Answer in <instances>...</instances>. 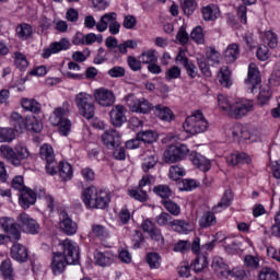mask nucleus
<instances>
[{
    "instance_id": "1",
    "label": "nucleus",
    "mask_w": 280,
    "mask_h": 280,
    "mask_svg": "<svg viewBox=\"0 0 280 280\" xmlns=\"http://www.w3.org/2000/svg\"><path fill=\"white\" fill-rule=\"evenodd\" d=\"M63 254L60 252L52 254L51 270L54 275H62L67 266L80 264V247L71 240L66 238L61 242Z\"/></svg>"
},
{
    "instance_id": "40",
    "label": "nucleus",
    "mask_w": 280,
    "mask_h": 280,
    "mask_svg": "<svg viewBox=\"0 0 280 280\" xmlns=\"http://www.w3.org/2000/svg\"><path fill=\"white\" fill-rule=\"evenodd\" d=\"M262 40L270 47V49H277V46L279 45V36L272 31H266Z\"/></svg>"
},
{
    "instance_id": "7",
    "label": "nucleus",
    "mask_w": 280,
    "mask_h": 280,
    "mask_svg": "<svg viewBox=\"0 0 280 280\" xmlns=\"http://www.w3.org/2000/svg\"><path fill=\"white\" fill-rule=\"evenodd\" d=\"M125 102L132 113L147 114L152 109V103L145 98H137L135 94L125 96Z\"/></svg>"
},
{
    "instance_id": "45",
    "label": "nucleus",
    "mask_w": 280,
    "mask_h": 280,
    "mask_svg": "<svg viewBox=\"0 0 280 280\" xmlns=\"http://www.w3.org/2000/svg\"><path fill=\"white\" fill-rule=\"evenodd\" d=\"M130 198L138 200L139 202H148V191L143 190L141 187L133 188L128 191Z\"/></svg>"
},
{
    "instance_id": "12",
    "label": "nucleus",
    "mask_w": 280,
    "mask_h": 280,
    "mask_svg": "<svg viewBox=\"0 0 280 280\" xmlns=\"http://www.w3.org/2000/svg\"><path fill=\"white\" fill-rule=\"evenodd\" d=\"M246 84L250 91V93H255L259 85L261 84V75L259 74V69H257V65L250 63L248 68V74Z\"/></svg>"
},
{
    "instance_id": "34",
    "label": "nucleus",
    "mask_w": 280,
    "mask_h": 280,
    "mask_svg": "<svg viewBox=\"0 0 280 280\" xmlns=\"http://www.w3.org/2000/svg\"><path fill=\"white\" fill-rule=\"evenodd\" d=\"M219 82L221 86H224L225 89H230L233 85V81L231 80V70H229V67L223 66L220 69Z\"/></svg>"
},
{
    "instance_id": "47",
    "label": "nucleus",
    "mask_w": 280,
    "mask_h": 280,
    "mask_svg": "<svg viewBox=\"0 0 280 280\" xmlns=\"http://www.w3.org/2000/svg\"><path fill=\"white\" fill-rule=\"evenodd\" d=\"M22 108L31 110V113H40V103L36 102V100L23 98Z\"/></svg>"
},
{
    "instance_id": "49",
    "label": "nucleus",
    "mask_w": 280,
    "mask_h": 280,
    "mask_svg": "<svg viewBox=\"0 0 280 280\" xmlns=\"http://www.w3.org/2000/svg\"><path fill=\"white\" fill-rule=\"evenodd\" d=\"M137 137L142 143H154L158 139L156 133L152 130L140 131L137 133Z\"/></svg>"
},
{
    "instance_id": "4",
    "label": "nucleus",
    "mask_w": 280,
    "mask_h": 280,
    "mask_svg": "<svg viewBox=\"0 0 280 280\" xmlns=\"http://www.w3.org/2000/svg\"><path fill=\"white\" fill-rule=\"evenodd\" d=\"M74 104L79 110V115L85 117V119H93L95 117V103L91 94L80 92L74 96Z\"/></svg>"
},
{
    "instance_id": "18",
    "label": "nucleus",
    "mask_w": 280,
    "mask_h": 280,
    "mask_svg": "<svg viewBox=\"0 0 280 280\" xmlns=\"http://www.w3.org/2000/svg\"><path fill=\"white\" fill-rule=\"evenodd\" d=\"M121 136L117 132V130H109L106 131L102 136V140L104 145L108 148L109 150L115 149L117 145H121Z\"/></svg>"
},
{
    "instance_id": "41",
    "label": "nucleus",
    "mask_w": 280,
    "mask_h": 280,
    "mask_svg": "<svg viewBox=\"0 0 280 280\" xmlns=\"http://www.w3.org/2000/svg\"><path fill=\"white\" fill-rule=\"evenodd\" d=\"M0 270L5 280H14V269L12 268V261L10 259L2 261Z\"/></svg>"
},
{
    "instance_id": "22",
    "label": "nucleus",
    "mask_w": 280,
    "mask_h": 280,
    "mask_svg": "<svg viewBox=\"0 0 280 280\" xmlns=\"http://www.w3.org/2000/svg\"><path fill=\"white\" fill-rule=\"evenodd\" d=\"M232 137L234 141L244 143V141H248V139H250V131H248V129L242 125H236L234 128H232Z\"/></svg>"
},
{
    "instance_id": "59",
    "label": "nucleus",
    "mask_w": 280,
    "mask_h": 280,
    "mask_svg": "<svg viewBox=\"0 0 280 280\" xmlns=\"http://www.w3.org/2000/svg\"><path fill=\"white\" fill-rule=\"evenodd\" d=\"M147 264L150 268H161V256L156 253H149L147 255Z\"/></svg>"
},
{
    "instance_id": "25",
    "label": "nucleus",
    "mask_w": 280,
    "mask_h": 280,
    "mask_svg": "<svg viewBox=\"0 0 280 280\" xmlns=\"http://www.w3.org/2000/svg\"><path fill=\"white\" fill-rule=\"evenodd\" d=\"M94 259L97 266H102L104 268L113 264V259H115V256L110 252H96L94 255Z\"/></svg>"
},
{
    "instance_id": "27",
    "label": "nucleus",
    "mask_w": 280,
    "mask_h": 280,
    "mask_svg": "<svg viewBox=\"0 0 280 280\" xmlns=\"http://www.w3.org/2000/svg\"><path fill=\"white\" fill-rule=\"evenodd\" d=\"M228 165H240L241 163H250V156L246 153H232L226 158Z\"/></svg>"
},
{
    "instance_id": "53",
    "label": "nucleus",
    "mask_w": 280,
    "mask_h": 280,
    "mask_svg": "<svg viewBox=\"0 0 280 280\" xmlns=\"http://www.w3.org/2000/svg\"><path fill=\"white\" fill-rule=\"evenodd\" d=\"M116 48L122 56H126V54H128V49H137V42H135V39H129L121 44H118Z\"/></svg>"
},
{
    "instance_id": "54",
    "label": "nucleus",
    "mask_w": 280,
    "mask_h": 280,
    "mask_svg": "<svg viewBox=\"0 0 280 280\" xmlns=\"http://www.w3.org/2000/svg\"><path fill=\"white\" fill-rule=\"evenodd\" d=\"M164 209L171 213V215H180V206H177L176 202L172 200L162 201Z\"/></svg>"
},
{
    "instance_id": "64",
    "label": "nucleus",
    "mask_w": 280,
    "mask_h": 280,
    "mask_svg": "<svg viewBox=\"0 0 280 280\" xmlns=\"http://www.w3.org/2000/svg\"><path fill=\"white\" fill-rule=\"evenodd\" d=\"M127 62L131 71H141V60H138L133 56L127 57Z\"/></svg>"
},
{
    "instance_id": "15",
    "label": "nucleus",
    "mask_w": 280,
    "mask_h": 280,
    "mask_svg": "<svg viewBox=\"0 0 280 280\" xmlns=\"http://www.w3.org/2000/svg\"><path fill=\"white\" fill-rule=\"evenodd\" d=\"M71 47V42L67 38H61L59 42H54L50 46L44 49L43 58H49L51 54H60V51H67Z\"/></svg>"
},
{
    "instance_id": "50",
    "label": "nucleus",
    "mask_w": 280,
    "mask_h": 280,
    "mask_svg": "<svg viewBox=\"0 0 280 280\" xmlns=\"http://www.w3.org/2000/svg\"><path fill=\"white\" fill-rule=\"evenodd\" d=\"M153 191L156 196H160V198H163L164 200H167V198L172 196V188H170L167 185L154 186Z\"/></svg>"
},
{
    "instance_id": "32",
    "label": "nucleus",
    "mask_w": 280,
    "mask_h": 280,
    "mask_svg": "<svg viewBox=\"0 0 280 280\" xmlns=\"http://www.w3.org/2000/svg\"><path fill=\"white\" fill-rule=\"evenodd\" d=\"M94 209H106L110 202V195L106 190H98Z\"/></svg>"
},
{
    "instance_id": "13",
    "label": "nucleus",
    "mask_w": 280,
    "mask_h": 280,
    "mask_svg": "<svg viewBox=\"0 0 280 280\" xmlns=\"http://www.w3.org/2000/svg\"><path fill=\"white\" fill-rule=\"evenodd\" d=\"M126 113L127 110L124 105H115L109 112L110 124L115 126V128L124 126L127 121Z\"/></svg>"
},
{
    "instance_id": "60",
    "label": "nucleus",
    "mask_w": 280,
    "mask_h": 280,
    "mask_svg": "<svg viewBox=\"0 0 280 280\" xmlns=\"http://www.w3.org/2000/svg\"><path fill=\"white\" fill-rule=\"evenodd\" d=\"M177 78H180V68L178 66H173L165 72V80L168 82L171 80H177Z\"/></svg>"
},
{
    "instance_id": "33",
    "label": "nucleus",
    "mask_w": 280,
    "mask_h": 280,
    "mask_svg": "<svg viewBox=\"0 0 280 280\" xmlns=\"http://www.w3.org/2000/svg\"><path fill=\"white\" fill-rule=\"evenodd\" d=\"M39 156L46 163H55L56 154L54 153V148L49 144H43L39 150Z\"/></svg>"
},
{
    "instance_id": "14",
    "label": "nucleus",
    "mask_w": 280,
    "mask_h": 280,
    "mask_svg": "<svg viewBox=\"0 0 280 280\" xmlns=\"http://www.w3.org/2000/svg\"><path fill=\"white\" fill-rule=\"evenodd\" d=\"M71 47V42L67 38H61L59 42H54L50 46L44 49L43 58H49L51 54H60V51H67Z\"/></svg>"
},
{
    "instance_id": "48",
    "label": "nucleus",
    "mask_w": 280,
    "mask_h": 280,
    "mask_svg": "<svg viewBox=\"0 0 280 280\" xmlns=\"http://www.w3.org/2000/svg\"><path fill=\"white\" fill-rule=\"evenodd\" d=\"M14 62L16 69H20V71H24V69H27L30 67V62L27 61V58L22 52H14Z\"/></svg>"
},
{
    "instance_id": "9",
    "label": "nucleus",
    "mask_w": 280,
    "mask_h": 280,
    "mask_svg": "<svg viewBox=\"0 0 280 280\" xmlns=\"http://www.w3.org/2000/svg\"><path fill=\"white\" fill-rule=\"evenodd\" d=\"M94 100L98 106L108 108L115 104V93L108 89L100 88L93 92Z\"/></svg>"
},
{
    "instance_id": "24",
    "label": "nucleus",
    "mask_w": 280,
    "mask_h": 280,
    "mask_svg": "<svg viewBox=\"0 0 280 280\" xmlns=\"http://www.w3.org/2000/svg\"><path fill=\"white\" fill-rule=\"evenodd\" d=\"M36 202V192H33L32 189L26 188L24 191L21 192L20 196V205L24 209H30L32 205Z\"/></svg>"
},
{
    "instance_id": "46",
    "label": "nucleus",
    "mask_w": 280,
    "mask_h": 280,
    "mask_svg": "<svg viewBox=\"0 0 280 280\" xmlns=\"http://www.w3.org/2000/svg\"><path fill=\"white\" fill-rule=\"evenodd\" d=\"M16 135L12 128H0V143H10L14 141Z\"/></svg>"
},
{
    "instance_id": "58",
    "label": "nucleus",
    "mask_w": 280,
    "mask_h": 280,
    "mask_svg": "<svg viewBox=\"0 0 280 280\" xmlns=\"http://www.w3.org/2000/svg\"><path fill=\"white\" fill-rule=\"evenodd\" d=\"M185 176V168L178 166V165H173L170 168V178L172 180H180Z\"/></svg>"
},
{
    "instance_id": "28",
    "label": "nucleus",
    "mask_w": 280,
    "mask_h": 280,
    "mask_svg": "<svg viewBox=\"0 0 280 280\" xmlns=\"http://www.w3.org/2000/svg\"><path fill=\"white\" fill-rule=\"evenodd\" d=\"M59 228L66 235H75L78 233V223L73 222V220L66 218L60 221Z\"/></svg>"
},
{
    "instance_id": "31",
    "label": "nucleus",
    "mask_w": 280,
    "mask_h": 280,
    "mask_svg": "<svg viewBox=\"0 0 280 280\" xmlns=\"http://www.w3.org/2000/svg\"><path fill=\"white\" fill-rule=\"evenodd\" d=\"M16 35L21 40H27L28 38H32V35L34 34V30L32 28V25L27 23H22L16 26Z\"/></svg>"
},
{
    "instance_id": "20",
    "label": "nucleus",
    "mask_w": 280,
    "mask_h": 280,
    "mask_svg": "<svg viewBox=\"0 0 280 280\" xmlns=\"http://www.w3.org/2000/svg\"><path fill=\"white\" fill-rule=\"evenodd\" d=\"M114 21H117L116 12L103 14L96 24L97 32H106Z\"/></svg>"
},
{
    "instance_id": "39",
    "label": "nucleus",
    "mask_w": 280,
    "mask_h": 280,
    "mask_svg": "<svg viewBox=\"0 0 280 280\" xmlns=\"http://www.w3.org/2000/svg\"><path fill=\"white\" fill-rule=\"evenodd\" d=\"M144 156L147 158L144 159V163L142 164V170L143 172L148 173L154 167V165H156L159 159L156 158V154L154 152L149 153L148 151L144 152Z\"/></svg>"
},
{
    "instance_id": "29",
    "label": "nucleus",
    "mask_w": 280,
    "mask_h": 280,
    "mask_svg": "<svg viewBox=\"0 0 280 280\" xmlns=\"http://www.w3.org/2000/svg\"><path fill=\"white\" fill-rule=\"evenodd\" d=\"M201 12L203 21H215L220 16V9L215 4L203 7Z\"/></svg>"
},
{
    "instance_id": "55",
    "label": "nucleus",
    "mask_w": 280,
    "mask_h": 280,
    "mask_svg": "<svg viewBox=\"0 0 280 280\" xmlns=\"http://www.w3.org/2000/svg\"><path fill=\"white\" fill-rule=\"evenodd\" d=\"M14 150L18 159H20V164L23 159H30V150L27 149V147H25V144L18 143Z\"/></svg>"
},
{
    "instance_id": "6",
    "label": "nucleus",
    "mask_w": 280,
    "mask_h": 280,
    "mask_svg": "<svg viewBox=\"0 0 280 280\" xmlns=\"http://www.w3.org/2000/svg\"><path fill=\"white\" fill-rule=\"evenodd\" d=\"M0 226L7 234L9 242H19L21 240V228L12 218H0Z\"/></svg>"
},
{
    "instance_id": "11",
    "label": "nucleus",
    "mask_w": 280,
    "mask_h": 280,
    "mask_svg": "<svg viewBox=\"0 0 280 280\" xmlns=\"http://www.w3.org/2000/svg\"><path fill=\"white\" fill-rule=\"evenodd\" d=\"M10 255L12 259H14V261H19V264H25L30 259V252H27V247L18 241H13V245L10 248Z\"/></svg>"
},
{
    "instance_id": "38",
    "label": "nucleus",
    "mask_w": 280,
    "mask_h": 280,
    "mask_svg": "<svg viewBox=\"0 0 280 280\" xmlns=\"http://www.w3.org/2000/svg\"><path fill=\"white\" fill-rule=\"evenodd\" d=\"M58 170L59 176L62 180H71V176H73V167H71V164L67 162H60Z\"/></svg>"
},
{
    "instance_id": "16",
    "label": "nucleus",
    "mask_w": 280,
    "mask_h": 280,
    "mask_svg": "<svg viewBox=\"0 0 280 280\" xmlns=\"http://www.w3.org/2000/svg\"><path fill=\"white\" fill-rule=\"evenodd\" d=\"M70 112H71V105L69 104V102H65L62 106L56 107L54 109L52 116L50 117V124L52 126H58V124H60L61 120L67 119L65 117H67Z\"/></svg>"
},
{
    "instance_id": "23",
    "label": "nucleus",
    "mask_w": 280,
    "mask_h": 280,
    "mask_svg": "<svg viewBox=\"0 0 280 280\" xmlns=\"http://www.w3.org/2000/svg\"><path fill=\"white\" fill-rule=\"evenodd\" d=\"M191 162L201 172H209L211 170V161L200 153L191 154Z\"/></svg>"
},
{
    "instance_id": "56",
    "label": "nucleus",
    "mask_w": 280,
    "mask_h": 280,
    "mask_svg": "<svg viewBox=\"0 0 280 280\" xmlns=\"http://www.w3.org/2000/svg\"><path fill=\"white\" fill-rule=\"evenodd\" d=\"M232 200L233 192L231 191V189H226L217 207H220L221 209H226V207H231Z\"/></svg>"
},
{
    "instance_id": "42",
    "label": "nucleus",
    "mask_w": 280,
    "mask_h": 280,
    "mask_svg": "<svg viewBox=\"0 0 280 280\" xmlns=\"http://www.w3.org/2000/svg\"><path fill=\"white\" fill-rule=\"evenodd\" d=\"M259 280H279V272L277 270L270 268V267H265L260 270Z\"/></svg>"
},
{
    "instance_id": "8",
    "label": "nucleus",
    "mask_w": 280,
    "mask_h": 280,
    "mask_svg": "<svg viewBox=\"0 0 280 280\" xmlns=\"http://www.w3.org/2000/svg\"><path fill=\"white\" fill-rule=\"evenodd\" d=\"M189 154V148L186 144L171 145L164 152L165 163H178Z\"/></svg>"
},
{
    "instance_id": "2",
    "label": "nucleus",
    "mask_w": 280,
    "mask_h": 280,
    "mask_svg": "<svg viewBox=\"0 0 280 280\" xmlns=\"http://www.w3.org/2000/svg\"><path fill=\"white\" fill-rule=\"evenodd\" d=\"M219 108L232 117L233 119H242V117L248 115L253 110V103L249 101H230L229 97L219 94L218 95Z\"/></svg>"
},
{
    "instance_id": "17",
    "label": "nucleus",
    "mask_w": 280,
    "mask_h": 280,
    "mask_svg": "<svg viewBox=\"0 0 280 280\" xmlns=\"http://www.w3.org/2000/svg\"><path fill=\"white\" fill-rule=\"evenodd\" d=\"M18 221L22 224L23 229L26 231V233H38V222L34 220L32 217H30L27 213L22 212L18 217Z\"/></svg>"
},
{
    "instance_id": "61",
    "label": "nucleus",
    "mask_w": 280,
    "mask_h": 280,
    "mask_svg": "<svg viewBox=\"0 0 280 280\" xmlns=\"http://www.w3.org/2000/svg\"><path fill=\"white\" fill-rule=\"evenodd\" d=\"M155 222L159 226H167L172 222V217L167 212H162L155 218Z\"/></svg>"
},
{
    "instance_id": "36",
    "label": "nucleus",
    "mask_w": 280,
    "mask_h": 280,
    "mask_svg": "<svg viewBox=\"0 0 280 280\" xmlns=\"http://www.w3.org/2000/svg\"><path fill=\"white\" fill-rule=\"evenodd\" d=\"M155 115L162 119V121H172V119H174V112L163 105L155 106Z\"/></svg>"
},
{
    "instance_id": "63",
    "label": "nucleus",
    "mask_w": 280,
    "mask_h": 280,
    "mask_svg": "<svg viewBox=\"0 0 280 280\" xmlns=\"http://www.w3.org/2000/svg\"><path fill=\"white\" fill-rule=\"evenodd\" d=\"M92 235L95 237H106L108 235V231H106L104 225L94 224L92 225Z\"/></svg>"
},
{
    "instance_id": "52",
    "label": "nucleus",
    "mask_w": 280,
    "mask_h": 280,
    "mask_svg": "<svg viewBox=\"0 0 280 280\" xmlns=\"http://www.w3.org/2000/svg\"><path fill=\"white\" fill-rule=\"evenodd\" d=\"M190 38L197 45H205V32H202V26H197L190 33Z\"/></svg>"
},
{
    "instance_id": "30",
    "label": "nucleus",
    "mask_w": 280,
    "mask_h": 280,
    "mask_svg": "<svg viewBox=\"0 0 280 280\" xmlns=\"http://www.w3.org/2000/svg\"><path fill=\"white\" fill-rule=\"evenodd\" d=\"M240 56V45L238 44H230L225 51H224V58L226 62L233 63L235 60H237Z\"/></svg>"
},
{
    "instance_id": "19",
    "label": "nucleus",
    "mask_w": 280,
    "mask_h": 280,
    "mask_svg": "<svg viewBox=\"0 0 280 280\" xmlns=\"http://www.w3.org/2000/svg\"><path fill=\"white\" fill-rule=\"evenodd\" d=\"M98 194L100 190H97L95 186H90L83 190L82 201L84 202L85 207H88V209H94Z\"/></svg>"
},
{
    "instance_id": "3",
    "label": "nucleus",
    "mask_w": 280,
    "mask_h": 280,
    "mask_svg": "<svg viewBox=\"0 0 280 280\" xmlns=\"http://www.w3.org/2000/svg\"><path fill=\"white\" fill-rule=\"evenodd\" d=\"M183 128L188 135H200L209 128V121H207L205 114L196 110L186 118Z\"/></svg>"
},
{
    "instance_id": "10",
    "label": "nucleus",
    "mask_w": 280,
    "mask_h": 280,
    "mask_svg": "<svg viewBox=\"0 0 280 280\" xmlns=\"http://www.w3.org/2000/svg\"><path fill=\"white\" fill-rule=\"evenodd\" d=\"M213 271L215 272L217 277L224 278V277H240L236 269L232 270L229 269V265L224 262V259L220 257H214L211 264Z\"/></svg>"
},
{
    "instance_id": "35",
    "label": "nucleus",
    "mask_w": 280,
    "mask_h": 280,
    "mask_svg": "<svg viewBox=\"0 0 280 280\" xmlns=\"http://www.w3.org/2000/svg\"><path fill=\"white\" fill-rule=\"evenodd\" d=\"M218 223V220L215 219V214L211 211H207L202 214V217L199 220V226L201 229H209V226H215Z\"/></svg>"
},
{
    "instance_id": "26",
    "label": "nucleus",
    "mask_w": 280,
    "mask_h": 280,
    "mask_svg": "<svg viewBox=\"0 0 280 280\" xmlns=\"http://www.w3.org/2000/svg\"><path fill=\"white\" fill-rule=\"evenodd\" d=\"M170 226L175 231L176 233H182L187 235V233H191V224L185 220H173L170 223Z\"/></svg>"
},
{
    "instance_id": "62",
    "label": "nucleus",
    "mask_w": 280,
    "mask_h": 280,
    "mask_svg": "<svg viewBox=\"0 0 280 280\" xmlns=\"http://www.w3.org/2000/svg\"><path fill=\"white\" fill-rule=\"evenodd\" d=\"M84 45H93V43H102V35H96L95 33H89L83 35Z\"/></svg>"
},
{
    "instance_id": "51",
    "label": "nucleus",
    "mask_w": 280,
    "mask_h": 280,
    "mask_svg": "<svg viewBox=\"0 0 280 280\" xmlns=\"http://www.w3.org/2000/svg\"><path fill=\"white\" fill-rule=\"evenodd\" d=\"M196 8H198L196 0H183L182 2V9L186 16H191L196 12Z\"/></svg>"
},
{
    "instance_id": "44",
    "label": "nucleus",
    "mask_w": 280,
    "mask_h": 280,
    "mask_svg": "<svg viewBox=\"0 0 280 280\" xmlns=\"http://www.w3.org/2000/svg\"><path fill=\"white\" fill-rule=\"evenodd\" d=\"M207 266H209V260H207V256L198 254L195 261L192 262L195 272H202V270H205Z\"/></svg>"
},
{
    "instance_id": "57",
    "label": "nucleus",
    "mask_w": 280,
    "mask_h": 280,
    "mask_svg": "<svg viewBox=\"0 0 280 280\" xmlns=\"http://www.w3.org/2000/svg\"><path fill=\"white\" fill-rule=\"evenodd\" d=\"M244 264L246 268H249L250 270H257V268H259V257L246 255L244 258Z\"/></svg>"
},
{
    "instance_id": "5",
    "label": "nucleus",
    "mask_w": 280,
    "mask_h": 280,
    "mask_svg": "<svg viewBox=\"0 0 280 280\" xmlns=\"http://www.w3.org/2000/svg\"><path fill=\"white\" fill-rule=\"evenodd\" d=\"M11 120L13 121L15 132H23L26 128L33 132H40L43 125L36 120H27L21 117V114L13 112L11 114Z\"/></svg>"
},
{
    "instance_id": "37",
    "label": "nucleus",
    "mask_w": 280,
    "mask_h": 280,
    "mask_svg": "<svg viewBox=\"0 0 280 280\" xmlns=\"http://www.w3.org/2000/svg\"><path fill=\"white\" fill-rule=\"evenodd\" d=\"M139 60H141L142 65H152L159 61V57H156V50L149 49L142 51L139 56Z\"/></svg>"
},
{
    "instance_id": "21",
    "label": "nucleus",
    "mask_w": 280,
    "mask_h": 280,
    "mask_svg": "<svg viewBox=\"0 0 280 280\" xmlns=\"http://www.w3.org/2000/svg\"><path fill=\"white\" fill-rule=\"evenodd\" d=\"M0 154L3 159L10 161L12 165H21V160L19 159V155H16L15 150L12 149L10 145L2 144L0 147Z\"/></svg>"
},
{
    "instance_id": "43",
    "label": "nucleus",
    "mask_w": 280,
    "mask_h": 280,
    "mask_svg": "<svg viewBox=\"0 0 280 280\" xmlns=\"http://www.w3.org/2000/svg\"><path fill=\"white\" fill-rule=\"evenodd\" d=\"M272 97V89L270 86L266 85L261 88L259 95H258V104L260 106H266L270 102V98Z\"/></svg>"
}]
</instances>
